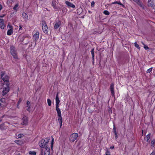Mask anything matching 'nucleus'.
Returning <instances> with one entry per match:
<instances>
[{
    "label": "nucleus",
    "mask_w": 155,
    "mask_h": 155,
    "mask_svg": "<svg viewBox=\"0 0 155 155\" xmlns=\"http://www.w3.org/2000/svg\"><path fill=\"white\" fill-rule=\"evenodd\" d=\"M50 139V138L48 137L39 142V145L42 148L41 149V155H51L50 149L47 145Z\"/></svg>",
    "instance_id": "1"
},
{
    "label": "nucleus",
    "mask_w": 155,
    "mask_h": 155,
    "mask_svg": "<svg viewBox=\"0 0 155 155\" xmlns=\"http://www.w3.org/2000/svg\"><path fill=\"white\" fill-rule=\"evenodd\" d=\"M33 41L35 42V45H36V41L39 39V33L38 31H36L35 33V32H33Z\"/></svg>",
    "instance_id": "2"
},
{
    "label": "nucleus",
    "mask_w": 155,
    "mask_h": 155,
    "mask_svg": "<svg viewBox=\"0 0 155 155\" xmlns=\"http://www.w3.org/2000/svg\"><path fill=\"white\" fill-rule=\"evenodd\" d=\"M78 134L76 133H74L72 134L69 138L70 141L71 142H73L77 138Z\"/></svg>",
    "instance_id": "3"
},
{
    "label": "nucleus",
    "mask_w": 155,
    "mask_h": 155,
    "mask_svg": "<svg viewBox=\"0 0 155 155\" xmlns=\"http://www.w3.org/2000/svg\"><path fill=\"white\" fill-rule=\"evenodd\" d=\"M42 27L43 32L45 33H48V29L45 21L42 22Z\"/></svg>",
    "instance_id": "4"
},
{
    "label": "nucleus",
    "mask_w": 155,
    "mask_h": 155,
    "mask_svg": "<svg viewBox=\"0 0 155 155\" xmlns=\"http://www.w3.org/2000/svg\"><path fill=\"white\" fill-rule=\"evenodd\" d=\"M6 84V86L4 87L3 90L2 92L3 95L6 94L9 91V82H8L7 84Z\"/></svg>",
    "instance_id": "5"
},
{
    "label": "nucleus",
    "mask_w": 155,
    "mask_h": 155,
    "mask_svg": "<svg viewBox=\"0 0 155 155\" xmlns=\"http://www.w3.org/2000/svg\"><path fill=\"white\" fill-rule=\"evenodd\" d=\"M147 4L149 6L155 8V0H148Z\"/></svg>",
    "instance_id": "6"
},
{
    "label": "nucleus",
    "mask_w": 155,
    "mask_h": 155,
    "mask_svg": "<svg viewBox=\"0 0 155 155\" xmlns=\"http://www.w3.org/2000/svg\"><path fill=\"white\" fill-rule=\"evenodd\" d=\"M8 28H9L7 32V35H10L13 33V28L10 25H8Z\"/></svg>",
    "instance_id": "7"
},
{
    "label": "nucleus",
    "mask_w": 155,
    "mask_h": 155,
    "mask_svg": "<svg viewBox=\"0 0 155 155\" xmlns=\"http://www.w3.org/2000/svg\"><path fill=\"white\" fill-rule=\"evenodd\" d=\"M1 78L5 82L6 84L8 82V77L7 75H5L2 73L1 74Z\"/></svg>",
    "instance_id": "8"
},
{
    "label": "nucleus",
    "mask_w": 155,
    "mask_h": 155,
    "mask_svg": "<svg viewBox=\"0 0 155 155\" xmlns=\"http://www.w3.org/2000/svg\"><path fill=\"white\" fill-rule=\"evenodd\" d=\"M22 124L23 125H26L28 123V119L26 116H24L22 119Z\"/></svg>",
    "instance_id": "9"
},
{
    "label": "nucleus",
    "mask_w": 155,
    "mask_h": 155,
    "mask_svg": "<svg viewBox=\"0 0 155 155\" xmlns=\"http://www.w3.org/2000/svg\"><path fill=\"white\" fill-rule=\"evenodd\" d=\"M56 110L57 111L58 115V118H59L60 119V118H62V117H61V110L59 108V107H56Z\"/></svg>",
    "instance_id": "10"
},
{
    "label": "nucleus",
    "mask_w": 155,
    "mask_h": 155,
    "mask_svg": "<svg viewBox=\"0 0 155 155\" xmlns=\"http://www.w3.org/2000/svg\"><path fill=\"white\" fill-rule=\"evenodd\" d=\"M11 52L12 55L15 59H17L18 58L17 54L13 49H11Z\"/></svg>",
    "instance_id": "11"
},
{
    "label": "nucleus",
    "mask_w": 155,
    "mask_h": 155,
    "mask_svg": "<svg viewBox=\"0 0 155 155\" xmlns=\"http://www.w3.org/2000/svg\"><path fill=\"white\" fill-rule=\"evenodd\" d=\"M5 105V100L4 98L0 99V107H2Z\"/></svg>",
    "instance_id": "12"
},
{
    "label": "nucleus",
    "mask_w": 155,
    "mask_h": 155,
    "mask_svg": "<svg viewBox=\"0 0 155 155\" xmlns=\"http://www.w3.org/2000/svg\"><path fill=\"white\" fill-rule=\"evenodd\" d=\"M65 3L69 7H70L72 8H74L75 7V5L71 2L68 1H66L65 2Z\"/></svg>",
    "instance_id": "13"
},
{
    "label": "nucleus",
    "mask_w": 155,
    "mask_h": 155,
    "mask_svg": "<svg viewBox=\"0 0 155 155\" xmlns=\"http://www.w3.org/2000/svg\"><path fill=\"white\" fill-rule=\"evenodd\" d=\"M55 100H56V105H55L56 107H59V104L60 103V101L59 98H58V93H57V94L56 95Z\"/></svg>",
    "instance_id": "14"
},
{
    "label": "nucleus",
    "mask_w": 155,
    "mask_h": 155,
    "mask_svg": "<svg viewBox=\"0 0 155 155\" xmlns=\"http://www.w3.org/2000/svg\"><path fill=\"white\" fill-rule=\"evenodd\" d=\"M4 21V20L0 18V27L2 29H3L5 27Z\"/></svg>",
    "instance_id": "15"
},
{
    "label": "nucleus",
    "mask_w": 155,
    "mask_h": 155,
    "mask_svg": "<svg viewBox=\"0 0 155 155\" xmlns=\"http://www.w3.org/2000/svg\"><path fill=\"white\" fill-rule=\"evenodd\" d=\"M110 89L111 91V93L112 95H114V84L113 83H112L110 86Z\"/></svg>",
    "instance_id": "16"
},
{
    "label": "nucleus",
    "mask_w": 155,
    "mask_h": 155,
    "mask_svg": "<svg viewBox=\"0 0 155 155\" xmlns=\"http://www.w3.org/2000/svg\"><path fill=\"white\" fill-rule=\"evenodd\" d=\"M61 22L60 21H58L55 23L54 25V28L56 29H57L58 28L60 25H61Z\"/></svg>",
    "instance_id": "17"
},
{
    "label": "nucleus",
    "mask_w": 155,
    "mask_h": 155,
    "mask_svg": "<svg viewBox=\"0 0 155 155\" xmlns=\"http://www.w3.org/2000/svg\"><path fill=\"white\" fill-rule=\"evenodd\" d=\"M22 17L25 20H27L28 18V15L25 12L23 13Z\"/></svg>",
    "instance_id": "18"
},
{
    "label": "nucleus",
    "mask_w": 155,
    "mask_h": 155,
    "mask_svg": "<svg viewBox=\"0 0 155 155\" xmlns=\"http://www.w3.org/2000/svg\"><path fill=\"white\" fill-rule=\"evenodd\" d=\"M150 134H148L145 137H144V140L146 141L147 142H148V140H149L150 138Z\"/></svg>",
    "instance_id": "19"
},
{
    "label": "nucleus",
    "mask_w": 155,
    "mask_h": 155,
    "mask_svg": "<svg viewBox=\"0 0 155 155\" xmlns=\"http://www.w3.org/2000/svg\"><path fill=\"white\" fill-rule=\"evenodd\" d=\"M155 144V140H152L150 143V146L151 147H153Z\"/></svg>",
    "instance_id": "20"
},
{
    "label": "nucleus",
    "mask_w": 155,
    "mask_h": 155,
    "mask_svg": "<svg viewBox=\"0 0 155 155\" xmlns=\"http://www.w3.org/2000/svg\"><path fill=\"white\" fill-rule=\"evenodd\" d=\"M15 142L19 145H21L22 144V142L21 141L19 140H15Z\"/></svg>",
    "instance_id": "21"
},
{
    "label": "nucleus",
    "mask_w": 155,
    "mask_h": 155,
    "mask_svg": "<svg viewBox=\"0 0 155 155\" xmlns=\"http://www.w3.org/2000/svg\"><path fill=\"white\" fill-rule=\"evenodd\" d=\"M58 120L59 122V123L60 127H61L62 125V118H60V119L59 118H58Z\"/></svg>",
    "instance_id": "22"
},
{
    "label": "nucleus",
    "mask_w": 155,
    "mask_h": 155,
    "mask_svg": "<svg viewBox=\"0 0 155 155\" xmlns=\"http://www.w3.org/2000/svg\"><path fill=\"white\" fill-rule=\"evenodd\" d=\"M94 49H92L91 50V54L92 56V59L94 60Z\"/></svg>",
    "instance_id": "23"
},
{
    "label": "nucleus",
    "mask_w": 155,
    "mask_h": 155,
    "mask_svg": "<svg viewBox=\"0 0 155 155\" xmlns=\"http://www.w3.org/2000/svg\"><path fill=\"white\" fill-rule=\"evenodd\" d=\"M18 5V4H16L13 8V9L15 11V12H17V8Z\"/></svg>",
    "instance_id": "24"
},
{
    "label": "nucleus",
    "mask_w": 155,
    "mask_h": 155,
    "mask_svg": "<svg viewBox=\"0 0 155 155\" xmlns=\"http://www.w3.org/2000/svg\"><path fill=\"white\" fill-rule=\"evenodd\" d=\"M103 13L104 14L106 15H109L110 14L109 12L107 10H104L103 12Z\"/></svg>",
    "instance_id": "25"
},
{
    "label": "nucleus",
    "mask_w": 155,
    "mask_h": 155,
    "mask_svg": "<svg viewBox=\"0 0 155 155\" xmlns=\"http://www.w3.org/2000/svg\"><path fill=\"white\" fill-rule=\"evenodd\" d=\"M47 102H48V106H51V100L49 99H47Z\"/></svg>",
    "instance_id": "26"
},
{
    "label": "nucleus",
    "mask_w": 155,
    "mask_h": 155,
    "mask_svg": "<svg viewBox=\"0 0 155 155\" xmlns=\"http://www.w3.org/2000/svg\"><path fill=\"white\" fill-rule=\"evenodd\" d=\"M29 154L30 155H35L36 153V152L34 151H30L29 152Z\"/></svg>",
    "instance_id": "27"
},
{
    "label": "nucleus",
    "mask_w": 155,
    "mask_h": 155,
    "mask_svg": "<svg viewBox=\"0 0 155 155\" xmlns=\"http://www.w3.org/2000/svg\"><path fill=\"white\" fill-rule=\"evenodd\" d=\"M134 45L138 49H140V47L139 45L136 42H135L134 43Z\"/></svg>",
    "instance_id": "28"
},
{
    "label": "nucleus",
    "mask_w": 155,
    "mask_h": 155,
    "mask_svg": "<svg viewBox=\"0 0 155 155\" xmlns=\"http://www.w3.org/2000/svg\"><path fill=\"white\" fill-rule=\"evenodd\" d=\"M55 4H56V3H55V2H52V6H53V7L54 8H56V7L55 6Z\"/></svg>",
    "instance_id": "29"
},
{
    "label": "nucleus",
    "mask_w": 155,
    "mask_h": 155,
    "mask_svg": "<svg viewBox=\"0 0 155 155\" xmlns=\"http://www.w3.org/2000/svg\"><path fill=\"white\" fill-rule=\"evenodd\" d=\"M52 137V141H51V148H52V147H53V143H54V138L52 137Z\"/></svg>",
    "instance_id": "30"
},
{
    "label": "nucleus",
    "mask_w": 155,
    "mask_h": 155,
    "mask_svg": "<svg viewBox=\"0 0 155 155\" xmlns=\"http://www.w3.org/2000/svg\"><path fill=\"white\" fill-rule=\"evenodd\" d=\"M22 100L21 99H20L19 100V101H18V104H17V107L18 108H19L18 107V105L20 104V103H21V101Z\"/></svg>",
    "instance_id": "31"
},
{
    "label": "nucleus",
    "mask_w": 155,
    "mask_h": 155,
    "mask_svg": "<svg viewBox=\"0 0 155 155\" xmlns=\"http://www.w3.org/2000/svg\"><path fill=\"white\" fill-rule=\"evenodd\" d=\"M152 68H151L148 69L147 71V73H150L151 71H152Z\"/></svg>",
    "instance_id": "32"
},
{
    "label": "nucleus",
    "mask_w": 155,
    "mask_h": 155,
    "mask_svg": "<svg viewBox=\"0 0 155 155\" xmlns=\"http://www.w3.org/2000/svg\"><path fill=\"white\" fill-rule=\"evenodd\" d=\"M144 45V48L146 50H147L149 49V48L147 46H146L145 44H143Z\"/></svg>",
    "instance_id": "33"
},
{
    "label": "nucleus",
    "mask_w": 155,
    "mask_h": 155,
    "mask_svg": "<svg viewBox=\"0 0 155 155\" xmlns=\"http://www.w3.org/2000/svg\"><path fill=\"white\" fill-rule=\"evenodd\" d=\"M110 152L109 151L107 150L106 152L105 155H110Z\"/></svg>",
    "instance_id": "34"
},
{
    "label": "nucleus",
    "mask_w": 155,
    "mask_h": 155,
    "mask_svg": "<svg viewBox=\"0 0 155 155\" xmlns=\"http://www.w3.org/2000/svg\"><path fill=\"white\" fill-rule=\"evenodd\" d=\"M23 136V135L22 134H19L18 135V138H21V137H22Z\"/></svg>",
    "instance_id": "35"
},
{
    "label": "nucleus",
    "mask_w": 155,
    "mask_h": 155,
    "mask_svg": "<svg viewBox=\"0 0 155 155\" xmlns=\"http://www.w3.org/2000/svg\"><path fill=\"white\" fill-rule=\"evenodd\" d=\"M120 4V3L117 1L115 2H113L112 3V4Z\"/></svg>",
    "instance_id": "36"
},
{
    "label": "nucleus",
    "mask_w": 155,
    "mask_h": 155,
    "mask_svg": "<svg viewBox=\"0 0 155 155\" xmlns=\"http://www.w3.org/2000/svg\"><path fill=\"white\" fill-rule=\"evenodd\" d=\"M27 107H28L29 105H30V102L28 101H27Z\"/></svg>",
    "instance_id": "37"
},
{
    "label": "nucleus",
    "mask_w": 155,
    "mask_h": 155,
    "mask_svg": "<svg viewBox=\"0 0 155 155\" xmlns=\"http://www.w3.org/2000/svg\"><path fill=\"white\" fill-rule=\"evenodd\" d=\"M3 125L2 124L0 125V128L2 130H3L4 129V128L3 127Z\"/></svg>",
    "instance_id": "38"
},
{
    "label": "nucleus",
    "mask_w": 155,
    "mask_h": 155,
    "mask_svg": "<svg viewBox=\"0 0 155 155\" xmlns=\"http://www.w3.org/2000/svg\"><path fill=\"white\" fill-rule=\"evenodd\" d=\"M94 2H92L91 3V6L92 7H93L94 6Z\"/></svg>",
    "instance_id": "39"
},
{
    "label": "nucleus",
    "mask_w": 155,
    "mask_h": 155,
    "mask_svg": "<svg viewBox=\"0 0 155 155\" xmlns=\"http://www.w3.org/2000/svg\"><path fill=\"white\" fill-rule=\"evenodd\" d=\"M28 107V108L27 109V110H28V111H29L30 110V105H29L28 107Z\"/></svg>",
    "instance_id": "40"
},
{
    "label": "nucleus",
    "mask_w": 155,
    "mask_h": 155,
    "mask_svg": "<svg viewBox=\"0 0 155 155\" xmlns=\"http://www.w3.org/2000/svg\"><path fill=\"white\" fill-rule=\"evenodd\" d=\"M113 131L114 132L115 134V132H116V128L115 127H114V128L113 129Z\"/></svg>",
    "instance_id": "41"
},
{
    "label": "nucleus",
    "mask_w": 155,
    "mask_h": 155,
    "mask_svg": "<svg viewBox=\"0 0 155 155\" xmlns=\"http://www.w3.org/2000/svg\"><path fill=\"white\" fill-rule=\"evenodd\" d=\"M115 139H116L117 138V133L115 132Z\"/></svg>",
    "instance_id": "42"
},
{
    "label": "nucleus",
    "mask_w": 155,
    "mask_h": 155,
    "mask_svg": "<svg viewBox=\"0 0 155 155\" xmlns=\"http://www.w3.org/2000/svg\"><path fill=\"white\" fill-rule=\"evenodd\" d=\"M150 155H155V152H152Z\"/></svg>",
    "instance_id": "43"
},
{
    "label": "nucleus",
    "mask_w": 155,
    "mask_h": 155,
    "mask_svg": "<svg viewBox=\"0 0 155 155\" xmlns=\"http://www.w3.org/2000/svg\"><path fill=\"white\" fill-rule=\"evenodd\" d=\"M134 1L137 3H138L139 2V0H133Z\"/></svg>",
    "instance_id": "44"
},
{
    "label": "nucleus",
    "mask_w": 155,
    "mask_h": 155,
    "mask_svg": "<svg viewBox=\"0 0 155 155\" xmlns=\"http://www.w3.org/2000/svg\"><path fill=\"white\" fill-rule=\"evenodd\" d=\"M114 148V146H111L110 147V149H113Z\"/></svg>",
    "instance_id": "45"
},
{
    "label": "nucleus",
    "mask_w": 155,
    "mask_h": 155,
    "mask_svg": "<svg viewBox=\"0 0 155 155\" xmlns=\"http://www.w3.org/2000/svg\"><path fill=\"white\" fill-rule=\"evenodd\" d=\"M2 6L0 5V10H1L2 9Z\"/></svg>",
    "instance_id": "46"
},
{
    "label": "nucleus",
    "mask_w": 155,
    "mask_h": 155,
    "mask_svg": "<svg viewBox=\"0 0 155 155\" xmlns=\"http://www.w3.org/2000/svg\"><path fill=\"white\" fill-rule=\"evenodd\" d=\"M22 26L21 25H20L19 26V27H20V28H19V30H21V28H22Z\"/></svg>",
    "instance_id": "47"
},
{
    "label": "nucleus",
    "mask_w": 155,
    "mask_h": 155,
    "mask_svg": "<svg viewBox=\"0 0 155 155\" xmlns=\"http://www.w3.org/2000/svg\"><path fill=\"white\" fill-rule=\"evenodd\" d=\"M109 112H110L111 113H112V110H111V109H109Z\"/></svg>",
    "instance_id": "48"
},
{
    "label": "nucleus",
    "mask_w": 155,
    "mask_h": 155,
    "mask_svg": "<svg viewBox=\"0 0 155 155\" xmlns=\"http://www.w3.org/2000/svg\"><path fill=\"white\" fill-rule=\"evenodd\" d=\"M4 16H5L4 15H3L2 16H0V17H4Z\"/></svg>",
    "instance_id": "49"
}]
</instances>
